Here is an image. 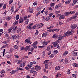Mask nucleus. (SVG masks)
Instances as JSON below:
<instances>
[{
    "label": "nucleus",
    "mask_w": 78,
    "mask_h": 78,
    "mask_svg": "<svg viewBox=\"0 0 78 78\" xmlns=\"http://www.w3.org/2000/svg\"><path fill=\"white\" fill-rule=\"evenodd\" d=\"M59 42V40H57L55 42H53L52 43V44L54 47H55L56 46L58 48L60 49V47H59V44H58Z\"/></svg>",
    "instance_id": "nucleus-1"
},
{
    "label": "nucleus",
    "mask_w": 78,
    "mask_h": 78,
    "mask_svg": "<svg viewBox=\"0 0 78 78\" xmlns=\"http://www.w3.org/2000/svg\"><path fill=\"white\" fill-rule=\"evenodd\" d=\"M75 15L73 16V17H72L71 18H70L69 19V21L70 20L73 19H75L77 17V16H78V12H77L76 14H75Z\"/></svg>",
    "instance_id": "nucleus-2"
},
{
    "label": "nucleus",
    "mask_w": 78,
    "mask_h": 78,
    "mask_svg": "<svg viewBox=\"0 0 78 78\" xmlns=\"http://www.w3.org/2000/svg\"><path fill=\"white\" fill-rule=\"evenodd\" d=\"M38 43V42H37V41L34 42L33 44H32V46L33 47L35 48H37V46H36V45H37Z\"/></svg>",
    "instance_id": "nucleus-3"
},
{
    "label": "nucleus",
    "mask_w": 78,
    "mask_h": 78,
    "mask_svg": "<svg viewBox=\"0 0 78 78\" xmlns=\"http://www.w3.org/2000/svg\"><path fill=\"white\" fill-rule=\"evenodd\" d=\"M35 70L37 71H38V70H39L41 69V67L40 66H38V65H37L35 66Z\"/></svg>",
    "instance_id": "nucleus-4"
},
{
    "label": "nucleus",
    "mask_w": 78,
    "mask_h": 78,
    "mask_svg": "<svg viewBox=\"0 0 78 78\" xmlns=\"http://www.w3.org/2000/svg\"><path fill=\"white\" fill-rule=\"evenodd\" d=\"M49 42V41H44L42 43V44H43V45H47L48 44Z\"/></svg>",
    "instance_id": "nucleus-5"
},
{
    "label": "nucleus",
    "mask_w": 78,
    "mask_h": 78,
    "mask_svg": "<svg viewBox=\"0 0 78 78\" xmlns=\"http://www.w3.org/2000/svg\"><path fill=\"white\" fill-rule=\"evenodd\" d=\"M28 9H29V11L30 13H33V9L32 8H30V7H28Z\"/></svg>",
    "instance_id": "nucleus-6"
},
{
    "label": "nucleus",
    "mask_w": 78,
    "mask_h": 78,
    "mask_svg": "<svg viewBox=\"0 0 78 78\" xmlns=\"http://www.w3.org/2000/svg\"><path fill=\"white\" fill-rule=\"evenodd\" d=\"M19 22L20 23H22L23 22V18L22 17L20 18L19 20Z\"/></svg>",
    "instance_id": "nucleus-7"
},
{
    "label": "nucleus",
    "mask_w": 78,
    "mask_h": 78,
    "mask_svg": "<svg viewBox=\"0 0 78 78\" xmlns=\"http://www.w3.org/2000/svg\"><path fill=\"white\" fill-rule=\"evenodd\" d=\"M58 40H62V39H63V37L62 35H58Z\"/></svg>",
    "instance_id": "nucleus-8"
},
{
    "label": "nucleus",
    "mask_w": 78,
    "mask_h": 78,
    "mask_svg": "<svg viewBox=\"0 0 78 78\" xmlns=\"http://www.w3.org/2000/svg\"><path fill=\"white\" fill-rule=\"evenodd\" d=\"M34 67H33L32 68L30 72V73H34Z\"/></svg>",
    "instance_id": "nucleus-9"
},
{
    "label": "nucleus",
    "mask_w": 78,
    "mask_h": 78,
    "mask_svg": "<svg viewBox=\"0 0 78 78\" xmlns=\"http://www.w3.org/2000/svg\"><path fill=\"white\" fill-rule=\"evenodd\" d=\"M61 5H62V4H59L58 5H56L55 6V9H58V8H59V7H60V6H61Z\"/></svg>",
    "instance_id": "nucleus-10"
},
{
    "label": "nucleus",
    "mask_w": 78,
    "mask_h": 78,
    "mask_svg": "<svg viewBox=\"0 0 78 78\" xmlns=\"http://www.w3.org/2000/svg\"><path fill=\"white\" fill-rule=\"evenodd\" d=\"M30 48H31V46H26L25 48V51H27V50H30Z\"/></svg>",
    "instance_id": "nucleus-11"
},
{
    "label": "nucleus",
    "mask_w": 78,
    "mask_h": 78,
    "mask_svg": "<svg viewBox=\"0 0 78 78\" xmlns=\"http://www.w3.org/2000/svg\"><path fill=\"white\" fill-rule=\"evenodd\" d=\"M66 33H67V34H68V36H70V35L72 34V33L69 30L67 31Z\"/></svg>",
    "instance_id": "nucleus-12"
},
{
    "label": "nucleus",
    "mask_w": 78,
    "mask_h": 78,
    "mask_svg": "<svg viewBox=\"0 0 78 78\" xmlns=\"http://www.w3.org/2000/svg\"><path fill=\"white\" fill-rule=\"evenodd\" d=\"M76 27H77V25L76 24H73L71 26L72 29H75V28H76Z\"/></svg>",
    "instance_id": "nucleus-13"
},
{
    "label": "nucleus",
    "mask_w": 78,
    "mask_h": 78,
    "mask_svg": "<svg viewBox=\"0 0 78 78\" xmlns=\"http://www.w3.org/2000/svg\"><path fill=\"white\" fill-rule=\"evenodd\" d=\"M75 51H76V50H75L72 52L73 53V56H77V53L76 52H75Z\"/></svg>",
    "instance_id": "nucleus-14"
},
{
    "label": "nucleus",
    "mask_w": 78,
    "mask_h": 78,
    "mask_svg": "<svg viewBox=\"0 0 78 78\" xmlns=\"http://www.w3.org/2000/svg\"><path fill=\"white\" fill-rule=\"evenodd\" d=\"M68 53H69V51H66L64 52V53L63 54V56H66V55H67V54H68Z\"/></svg>",
    "instance_id": "nucleus-15"
},
{
    "label": "nucleus",
    "mask_w": 78,
    "mask_h": 78,
    "mask_svg": "<svg viewBox=\"0 0 78 78\" xmlns=\"http://www.w3.org/2000/svg\"><path fill=\"white\" fill-rule=\"evenodd\" d=\"M50 66L47 63L45 64V69H48V67Z\"/></svg>",
    "instance_id": "nucleus-16"
},
{
    "label": "nucleus",
    "mask_w": 78,
    "mask_h": 78,
    "mask_svg": "<svg viewBox=\"0 0 78 78\" xmlns=\"http://www.w3.org/2000/svg\"><path fill=\"white\" fill-rule=\"evenodd\" d=\"M70 13V12H66L65 13V15L66 16H69Z\"/></svg>",
    "instance_id": "nucleus-17"
},
{
    "label": "nucleus",
    "mask_w": 78,
    "mask_h": 78,
    "mask_svg": "<svg viewBox=\"0 0 78 78\" xmlns=\"http://www.w3.org/2000/svg\"><path fill=\"white\" fill-rule=\"evenodd\" d=\"M25 42L26 43H27V44H28V43H30V40L29 39H26L25 40Z\"/></svg>",
    "instance_id": "nucleus-18"
},
{
    "label": "nucleus",
    "mask_w": 78,
    "mask_h": 78,
    "mask_svg": "<svg viewBox=\"0 0 78 78\" xmlns=\"http://www.w3.org/2000/svg\"><path fill=\"white\" fill-rule=\"evenodd\" d=\"M16 72H17L16 70H12L10 72V73H11V74H14V73H15Z\"/></svg>",
    "instance_id": "nucleus-19"
},
{
    "label": "nucleus",
    "mask_w": 78,
    "mask_h": 78,
    "mask_svg": "<svg viewBox=\"0 0 78 78\" xmlns=\"http://www.w3.org/2000/svg\"><path fill=\"white\" fill-rule=\"evenodd\" d=\"M55 69L56 70H60V67L57 66L55 67Z\"/></svg>",
    "instance_id": "nucleus-20"
},
{
    "label": "nucleus",
    "mask_w": 78,
    "mask_h": 78,
    "mask_svg": "<svg viewBox=\"0 0 78 78\" xmlns=\"http://www.w3.org/2000/svg\"><path fill=\"white\" fill-rule=\"evenodd\" d=\"M64 38V37H66V36H68V35L67 34V32H66L62 36Z\"/></svg>",
    "instance_id": "nucleus-21"
},
{
    "label": "nucleus",
    "mask_w": 78,
    "mask_h": 78,
    "mask_svg": "<svg viewBox=\"0 0 78 78\" xmlns=\"http://www.w3.org/2000/svg\"><path fill=\"white\" fill-rule=\"evenodd\" d=\"M58 36V35L54 34L53 35V38H54V39H57Z\"/></svg>",
    "instance_id": "nucleus-22"
},
{
    "label": "nucleus",
    "mask_w": 78,
    "mask_h": 78,
    "mask_svg": "<svg viewBox=\"0 0 78 78\" xmlns=\"http://www.w3.org/2000/svg\"><path fill=\"white\" fill-rule=\"evenodd\" d=\"M17 37V36L14 35L12 37V39H13V40H14V39H16Z\"/></svg>",
    "instance_id": "nucleus-23"
},
{
    "label": "nucleus",
    "mask_w": 78,
    "mask_h": 78,
    "mask_svg": "<svg viewBox=\"0 0 78 78\" xmlns=\"http://www.w3.org/2000/svg\"><path fill=\"white\" fill-rule=\"evenodd\" d=\"M64 19V15H62L59 17V19L61 20V19Z\"/></svg>",
    "instance_id": "nucleus-24"
},
{
    "label": "nucleus",
    "mask_w": 78,
    "mask_h": 78,
    "mask_svg": "<svg viewBox=\"0 0 78 78\" xmlns=\"http://www.w3.org/2000/svg\"><path fill=\"white\" fill-rule=\"evenodd\" d=\"M70 2H71V0H68V1H66L65 2V3L66 4H69V3H70Z\"/></svg>",
    "instance_id": "nucleus-25"
},
{
    "label": "nucleus",
    "mask_w": 78,
    "mask_h": 78,
    "mask_svg": "<svg viewBox=\"0 0 78 78\" xmlns=\"http://www.w3.org/2000/svg\"><path fill=\"white\" fill-rule=\"evenodd\" d=\"M21 31V29L20 28H18L17 29V33H20Z\"/></svg>",
    "instance_id": "nucleus-26"
},
{
    "label": "nucleus",
    "mask_w": 78,
    "mask_h": 78,
    "mask_svg": "<svg viewBox=\"0 0 78 78\" xmlns=\"http://www.w3.org/2000/svg\"><path fill=\"white\" fill-rule=\"evenodd\" d=\"M36 62H30V65H33V64H36Z\"/></svg>",
    "instance_id": "nucleus-27"
},
{
    "label": "nucleus",
    "mask_w": 78,
    "mask_h": 78,
    "mask_svg": "<svg viewBox=\"0 0 78 78\" xmlns=\"http://www.w3.org/2000/svg\"><path fill=\"white\" fill-rule=\"evenodd\" d=\"M22 60H18V62L17 63V64H22L21 62H22Z\"/></svg>",
    "instance_id": "nucleus-28"
},
{
    "label": "nucleus",
    "mask_w": 78,
    "mask_h": 78,
    "mask_svg": "<svg viewBox=\"0 0 78 78\" xmlns=\"http://www.w3.org/2000/svg\"><path fill=\"white\" fill-rule=\"evenodd\" d=\"M42 37H46L47 36V33H44L42 34Z\"/></svg>",
    "instance_id": "nucleus-29"
},
{
    "label": "nucleus",
    "mask_w": 78,
    "mask_h": 78,
    "mask_svg": "<svg viewBox=\"0 0 78 78\" xmlns=\"http://www.w3.org/2000/svg\"><path fill=\"white\" fill-rule=\"evenodd\" d=\"M16 20H19V15H17L16 16Z\"/></svg>",
    "instance_id": "nucleus-30"
},
{
    "label": "nucleus",
    "mask_w": 78,
    "mask_h": 78,
    "mask_svg": "<svg viewBox=\"0 0 78 78\" xmlns=\"http://www.w3.org/2000/svg\"><path fill=\"white\" fill-rule=\"evenodd\" d=\"M48 11H53V9L51 7H48Z\"/></svg>",
    "instance_id": "nucleus-31"
},
{
    "label": "nucleus",
    "mask_w": 78,
    "mask_h": 78,
    "mask_svg": "<svg viewBox=\"0 0 78 78\" xmlns=\"http://www.w3.org/2000/svg\"><path fill=\"white\" fill-rule=\"evenodd\" d=\"M11 10L12 12H14V6H13L11 7Z\"/></svg>",
    "instance_id": "nucleus-32"
},
{
    "label": "nucleus",
    "mask_w": 78,
    "mask_h": 78,
    "mask_svg": "<svg viewBox=\"0 0 78 78\" xmlns=\"http://www.w3.org/2000/svg\"><path fill=\"white\" fill-rule=\"evenodd\" d=\"M55 5V3H51L50 5V6H51V7H52L54 6Z\"/></svg>",
    "instance_id": "nucleus-33"
},
{
    "label": "nucleus",
    "mask_w": 78,
    "mask_h": 78,
    "mask_svg": "<svg viewBox=\"0 0 78 78\" xmlns=\"http://www.w3.org/2000/svg\"><path fill=\"white\" fill-rule=\"evenodd\" d=\"M37 1H36L33 4V5H34V6H36V5H37Z\"/></svg>",
    "instance_id": "nucleus-34"
},
{
    "label": "nucleus",
    "mask_w": 78,
    "mask_h": 78,
    "mask_svg": "<svg viewBox=\"0 0 78 78\" xmlns=\"http://www.w3.org/2000/svg\"><path fill=\"white\" fill-rule=\"evenodd\" d=\"M54 53L55 55H56L58 53V51L57 50H55L54 51Z\"/></svg>",
    "instance_id": "nucleus-35"
},
{
    "label": "nucleus",
    "mask_w": 78,
    "mask_h": 78,
    "mask_svg": "<svg viewBox=\"0 0 78 78\" xmlns=\"http://www.w3.org/2000/svg\"><path fill=\"white\" fill-rule=\"evenodd\" d=\"M77 2H78V0H74L73 1V3L74 4H76Z\"/></svg>",
    "instance_id": "nucleus-36"
},
{
    "label": "nucleus",
    "mask_w": 78,
    "mask_h": 78,
    "mask_svg": "<svg viewBox=\"0 0 78 78\" xmlns=\"http://www.w3.org/2000/svg\"><path fill=\"white\" fill-rule=\"evenodd\" d=\"M49 61V60H46L44 61V64H47V63H48V62Z\"/></svg>",
    "instance_id": "nucleus-37"
},
{
    "label": "nucleus",
    "mask_w": 78,
    "mask_h": 78,
    "mask_svg": "<svg viewBox=\"0 0 78 78\" xmlns=\"http://www.w3.org/2000/svg\"><path fill=\"white\" fill-rule=\"evenodd\" d=\"M50 46H48L46 49L47 51H49V50H50Z\"/></svg>",
    "instance_id": "nucleus-38"
},
{
    "label": "nucleus",
    "mask_w": 78,
    "mask_h": 78,
    "mask_svg": "<svg viewBox=\"0 0 78 78\" xmlns=\"http://www.w3.org/2000/svg\"><path fill=\"white\" fill-rule=\"evenodd\" d=\"M47 21H48V20H50V17H47L45 19Z\"/></svg>",
    "instance_id": "nucleus-39"
},
{
    "label": "nucleus",
    "mask_w": 78,
    "mask_h": 78,
    "mask_svg": "<svg viewBox=\"0 0 78 78\" xmlns=\"http://www.w3.org/2000/svg\"><path fill=\"white\" fill-rule=\"evenodd\" d=\"M14 48L15 49H17V48H18V46L17 45H15L14 46Z\"/></svg>",
    "instance_id": "nucleus-40"
},
{
    "label": "nucleus",
    "mask_w": 78,
    "mask_h": 78,
    "mask_svg": "<svg viewBox=\"0 0 78 78\" xmlns=\"http://www.w3.org/2000/svg\"><path fill=\"white\" fill-rule=\"evenodd\" d=\"M6 46H8V44L4 45L2 47V48H5L6 47Z\"/></svg>",
    "instance_id": "nucleus-41"
},
{
    "label": "nucleus",
    "mask_w": 78,
    "mask_h": 78,
    "mask_svg": "<svg viewBox=\"0 0 78 78\" xmlns=\"http://www.w3.org/2000/svg\"><path fill=\"white\" fill-rule=\"evenodd\" d=\"M44 12L45 13L46 15H47L48 14V11L47 10L45 11Z\"/></svg>",
    "instance_id": "nucleus-42"
},
{
    "label": "nucleus",
    "mask_w": 78,
    "mask_h": 78,
    "mask_svg": "<svg viewBox=\"0 0 78 78\" xmlns=\"http://www.w3.org/2000/svg\"><path fill=\"white\" fill-rule=\"evenodd\" d=\"M14 23L16 25H18V24L19 23V22L18 21H16L14 22Z\"/></svg>",
    "instance_id": "nucleus-43"
},
{
    "label": "nucleus",
    "mask_w": 78,
    "mask_h": 78,
    "mask_svg": "<svg viewBox=\"0 0 78 78\" xmlns=\"http://www.w3.org/2000/svg\"><path fill=\"white\" fill-rule=\"evenodd\" d=\"M75 12V11H70V14H74Z\"/></svg>",
    "instance_id": "nucleus-44"
},
{
    "label": "nucleus",
    "mask_w": 78,
    "mask_h": 78,
    "mask_svg": "<svg viewBox=\"0 0 78 78\" xmlns=\"http://www.w3.org/2000/svg\"><path fill=\"white\" fill-rule=\"evenodd\" d=\"M54 57V56H53V54H51V55H50V58H53Z\"/></svg>",
    "instance_id": "nucleus-45"
},
{
    "label": "nucleus",
    "mask_w": 78,
    "mask_h": 78,
    "mask_svg": "<svg viewBox=\"0 0 78 78\" xmlns=\"http://www.w3.org/2000/svg\"><path fill=\"white\" fill-rule=\"evenodd\" d=\"M27 17H28V16H25L24 18V19H23V20H26L27 19Z\"/></svg>",
    "instance_id": "nucleus-46"
},
{
    "label": "nucleus",
    "mask_w": 78,
    "mask_h": 78,
    "mask_svg": "<svg viewBox=\"0 0 78 78\" xmlns=\"http://www.w3.org/2000/svg\"><path fill=\"white\" fill-rule=\"evenodd\" d=\"M12 2H13V0H10L9 1V4H11Z\"/></svg>",
    "instance_id": "nucleus-47"
},
{
    "label": "nucleus",
    "mask_w": 78,
    "mask_h": 78,
    "mask_svg": "<svg viewBox=\"0 0 78 78\" xmlns=\"http://www.w3.org/2000/svg\"><path fill=\"white\" fill-rule=\"evenodd\" d=\"M58 30V29H52V32H54V31H57Z\"/></svg>",
    "instance_id": "nucleus-48"
},
{
    "label": "nucleus",
    "mask_w": 78,
    "mask_h": 78,
    "mask_svg": "<svg viewBox=\"0 0 78 78\" xmlns=\"http://www.w3.org/2000/svg\"><path fill=\"white\" fill-rule=\"evenodd\" d=\"M74 67H78V66H77V64L76 63H75L74 64Z\"/></svg>",
    "instance_id": "nucleus-49"
},
{
    "label": "nucleus",
    "mask_w": 78,
    "mask_h": 78,
    "mask_svg": "<svg viewBox=\"0 0 78 78\" xmlns=\"http://www.w3.org/2000/svg\"><path fill=\"white\" fill-rule=\"evenodd\" d=\"M26 62H24L23 63V67H24L25 66V63Z\"/></svg>",
    "instance_id": "nucleus-50"
},
{
    "label": "nucleus",
    "mask_w": 78,
    "mask_h": 78,
    "mask_svg": "<svg viewBox=\"0 0 78 78\" xmlns=\"http://www.w3.org/2000/svg\"><path fill=\"white\" fill-rule=\"evenodd\" d=\"M15 56L16 58H19V56L17 55H15Z\"/></svg>",
    "instance_id": "nucleus-51"
},
{
    "label": "nucleus",
    "mask_w": 78,
    "mask_h": 78,
    "mask_svg": "<svg viewBox=\"0 0 78 78\" xmlns=\"http://www.w3.org/2000/svg\"><path fill=\"white\" fill-rule=\"evenodd\" d=\"M6 8V4H5L3 6V9H5Z\"/></svg>",
    "instance_id": "nucleus-52"
},
{
    "label": "nucleus",
    "mask_w": 78,
    "mask_h": 78,
    "mask_svg": "<svg viewBox=\"0 0 78 78\" xmlns=\"http://www.w3.org/2000/svg\"><path fill=\"white\" fill-rule=\"evenodd\" d=\"M25 69H26V70H28V71H30V70H29V68L27 67H26L25 68Z\"/></svg>",
    "instance_id": "nucleus-53"
},
{
    "label": "nucleus",
    "mask_w": 78,
    "mask_h": 78,
    "mask_svg": "<svg viewBox=\"0 0 78 78\" xmlns=\"http://www.w3.org/2000/svg\"><path fill=\"white\" fill-rule=\"evenodd\" d=\"M11 19V17H9L6 18V19L7 20H9Z\"/></svg>",
    "instance_id": "nucleus-54"
},
{
    "label": "nucleus",
    "mask_w": 78,
    "mask_h": 78,
    "mask_svg": "<svg viewBox=\"0 0 78 78\" xmlns=\"http://www.w3.org/2000/svg\"><path fill=\"white\" fill-rule=\"evenodd\" d=\"M35 35H38V31H37L35 32Z\"/></svg>",
    "instance_id": "nucleus-55"
},
{
    "label": "nucleus",
    "mask_w": 78,
    "mask_h": 78,
    "mask_svg": "<svg viewBox=\"0 0 78 78\" xmlns=\"http://www.w3.org/2000/svg\"><path fill=\"white\" fill-rule=\"evenodd\" d=\"M48 65H49L50 66H51V64H52V62H50L49 63H48Z\"/></svg>",
    "instance_id": "nucleus-56"
},
{
    "label": "nucleus",
    "mask_w": 78,
    "mask_h": 78,
    "mask_svg": "<svg viewBox=\"0 0 78 78\" xmlns=\"http://www.w3.org/2000/svg\"><path fill=\"white\" fill-rule=\"evenodd\" d=\"M67 73L68 74H70V70L68 69V70Z\"/></svg>",
    "instance_id": "nucleus-57"
},
{
    "label": "nucleus",
    "mask_w": 78,
    "mask_h": 78,
    "mask_svg": "<svg viewBox=\"0 0 78 78\" xmlns=\"http://www.w3.org/2000/svg\"><path fill=\"white\" fill-rule=\"evenodd\" d=\"M5 71L2 70V71L1 72V74H3V73H5Z\"/></svg>",
    "instance_id": "nucleus-58"
},
{
    "label": "nucleus",
    "mask_w": 78,
    "mask_h": 78,
    "mask_svg": "<svg viewBox=\"0 0 78 78\" xmlns=\"http://www.w3.org/2000/svg\"><path fill=\"white\" fill-rule=\"evenodd\" d=\"M54 26H51L50 27H49L48 29H50L51 28H54Z\"/></svg>",
    "instance_id": "nucleus-59"
},
{
    "label": "nucleus",
    "mask_w": 78,
    "mask_h": 78,
    "mask_svg": "<svg viewBox=\"0 0 78 78\" xmlns=\"http://www.w3.org/2000/svg\"><path fill=\"white\" fill-rule=\"evenodd\" d=\"M16 29H17V26H16L13 28V30H14V31H16Z\"/></svg>",
    "instance_id": "nucleus-60"
},
{
    "label": "nucleus",
    "mask_w": 78,
    "mask_h": 78,
    "mask_svg": "<svg viewBox=\"0 0 78 78\" xmlns=\"http://www.w3.org/2000/svg\"><path fill=\"white\" fill-rule=\"evenodd\" d=\"M34 50V48H31V50H30V51L33 52Z\"/></svg>",
    "instance_id": "nucleus-61"
},
{
    "label": "nucleus",
    "mask_w": 78,
    "mask_h": 78,
    "mask_svg": "<svg viewBox=\"0 0 78 78\" xmlns=\"http://www.w3.org/2000/svg\"><path fill=\"white\" fill-rule=\"evenodd\" d=\"M45 3H48V1L47 0H44Z\"/></svg>",
    "instance_id": "nucleus-62"
},
{
    "label": "nucleus",
    "mask_w": 78,
    "mask_h": 78,
    "mask_svg": "<svg viewBox=\"0 0 78 78\" xmlns=\"http://www.w3.org/2000/svg\"><path fill=\"white\" fill-rule=\"evenodd\" d=\"M23 49H24V47H23L20 48L21 50H23Z\"/></svg>",
    "instance_id": "nucleus-63"
},
{
    "label": "nucleus",
    "mask_w": 78,
    "mask_h": 78,
    "mask_svg": "<svg viewBox=\"0 0 78 78\" xmlns=\"http://www.w3.org/2000/svg\"><path fill=\"white\" fill-rule=\"evenodd\" d=\"M42 78H48V77H47V76H44Z\"/></svg>",
    "instance_id": "nucleus-64"
}]
</instances>
